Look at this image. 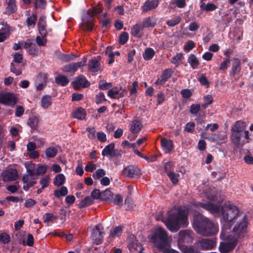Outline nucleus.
I'll use <instances>...</instances> for the list:
<instances>
[{"label": "nucleus", "instance_id": "nucleus-1", "mask_svg": "<svg viewBox=\"0 0 253 253\" xmlns=\"http://www.w3.org/2000/svg\"><path fill=\"white\" fill-rule=\"evenodd\" d=\"M193 225L199 234L205 237H211L217 234V224L200 213L195 214L193 217Z\"/></svg>", "mask_w": 253, "mask_h": 253}, {"label": "nucleus", "instance_id": "nucleus-2", "mask_svg": "<svg viewBox=\"0 0 253 253\" xmlns=\"http://www.w3.org/2000/svg\"><path fill=\"white\" fill-rule=\"evenodd\" d=\"M167 213L168 217L163 218L162 221L170 231L177 232L180 227L187 225V213L185 210L180 208L176 212L168 211Z\"/></svg>", "mask_w": 253, "mask_h": 253}, {"label": "nucleus", "instance_id": "nucleus-3", "mask_svg": "<svg viewBox=\"0 0 253 253\" xmlns=\"http://www.w3.org/2000/svg\"><path fill=\"white\" fill-rule=\"evenodd\" d=\"M231 225L229 223L223 224L220 237L222 239H238L244 238L247 234V218L244 216L242 220L234 226L232 231L230 230Z\"/></svg>", "mask_w": 253, "mask_h": 253}, {"label": "nucleus", "instance_id": "nucleus-4", "mask_svg": "<svg viewBox=\"0 0 253 253\" xmlns=\"http://www.w3.org/2000/svg\"><path fill=\"white\" fill-rule=\"evenodd\" d=\"M231 140L236 148H240L248 142L249 131L245 130V125L243 122H236L231 127Z\"/></svg>", "mask_w": 253, "mask_h": 253}, {"label": "nucleus", "instance_id": "nucleus-5", "mask_svg": "<svg viewBox=\"0 0 253 253\" xmlns=\"http://www.w3.org/2000/svg\"><path fill=\"white\" fill-rule=\"evenodd\" d=\"M103 7L100 2L97 5L88 9L86 12V15L82 18V29L87 32L92 31L94 25V16L98 18L100 16V14L103 12Z\"/></svg>", "mask_w": 253, "mask_h": 253}, {"label": "nucleus", "instance_id": "nucleus-6", "mask_svg": "<svg viewBox=\"0 0 253 253\" xmlns=\"http://www.w3.org/2000/svg\"><path fill=\"white\" fill-rule=\"evenodd\" d=\"M152 239L155 246L160 249H164L169 245V237L165 230L159 227L155 232Z\"/></svg>", "mask_w": 253, "mask_h": 253}, {"label": "nucleus", "instance_id": "nucleus-7", "mask_svg": "<svg viewBox=\"0 0 253 253\" xmlns=\"http://www.w3.org/2000/svg\"><path fill=\"white\" fill-rule=\"evenodd\" d=\"M222 211V218L225 221V223H229L236 217L239 213L238 208L231 205H224L220 208Z\"/></svg>", "mask_w": 253, "mask_h": 253}, {"label": "nucleus", "instance_id": "nucleus-8", "mask_svg": "<svg viewBox=\"0 0 253 253\" xmlns=\"http://www.w3.org/2000/svg\"><path fill=\"white\" fill-rule=\"evenodd\" d=\"M193 233L189 230H180L178 234L177 243L178 247L185 245L184 243H191L193 241Z\"/></svg>", "mask_w": 253, "mask_h": 253}, {"label": "nucleus", "instance_id": "nucleus-9", "mask_svg": "<svg viewBox=\"0 0 253 253\" xmlns=\"http://www.w3.org/2000/svg\"><path fill=\"white\" fill-rule=\"evenodd\" d=\"M224 242H221L219 246V251L221 253H228L232 251L237 244L236 239H223Z\"/></svg>", "mask_w": 253, "mask_h": 253}, {"label": "nucleus", "instance_id": "nucleus-10", "mask_svg": "<svg viewBox=\"0 0 253 253\" xmlns=\"http://www.w3.org/2000/svg\"><path fill=\"white\" fill-rule=\"evenodd\" d=\"M15 96L9 92L0 94V103L9 107H13L17 102Z\"/></svg>", "mask_w": 253, "mask_h": 253}, {"label": "nucleus", "instance_id": "nucleus-11", "mask_svg": "<svg viewBox=\"0 0 253 253\" xmlns=\"http://www.w3.org/2000/svg\"><path fill=\"white\" fill-rule=\"evenodd\" d=\"M72 84L74 88L77 90L88 87L90 84L85 77L83 75L77 77Z\"/></svg>", "mask_w": 253, "mask_h": 253}, {"label": "nucleus", "instance_id": "nucleus-12", "mask_svg": "<svg viewBox=\"0 0 253 253\" xmlns=\"http://www.w3.org/2000/svg\"><path fill=\"white\" fill-rule=\"evenodd\" d=\"M216 241L214 239L204 238L197 242V245L201 250H211L216 246Z\"/></svg>", "mask_w": 253, "mask_h": 253}, {"label": "nucleus", "instance_id": "nucleus-13", "mask_svg": "<svg viewBox=\"0 0 253 253\" xmlns=\"http://www.w3.org/2000/svg\"><path fill=\"white\" fill-rule=\"evenodd\" d=\"M34 40L29 39L24 42V48L27 52L30 55L36 56L38 55L39 51L37 45L33 43Z\"/></svg>", "mask_w": 253, "mask_h": 253}, {"label": "nucleus", "instance_id": "nucleus-14", "mask_svg": "<svg viewBox=\"0 0 253 253\" xmlns=\"http://www.w3.org/2000/svg\"><path fill=\"white\" fill-rule=\"evenodd\" d=\"M47 26L46 17L44 15L41 16L38 20L37 28L38 32L41 36H47L48 34L46 30Z\"/></svg>", "mask_w": 253, "mask_h": 253}, {"label": "nucleus", "instance_id": "nucleus-15", "mask_svg": "<svg viewBox=\"0 0 253 253\" xmlns=\"http://www.w3.org/2000/svg\"><path fill=\"white\" fill-rule=\"evenodd\" d=\"M197 205L212 213H219L220 211V206L217 204L199 202Z\"/></svg>", "mask_w": 253, "mask_h": 253}, {"label": "nucleus", "instance_id": "nucleus-16", "mask_svg": "<svg viewBox=\"0 0 253 253\" xmlns=\"http://www.w3.org/2000/svg\"><path fill=\"white\" fill-rule=\"evenodd\" d=\"M101 59L100 56L94 57L89 60L88 62V69L92 72H97L101 69V64L99 60Z\"/></svg>", "mask_w": 253, "mask_h": 253}, {"label": "nucleus", "instance_id": "nucleus-17", "mask_svg": "<svg viewBox=\"0 0 253 253\" xmlns=\"http://www.w3.org/2000/svg\"><path fill=\"white\" fill-rule=\"evenodd\" d=\"M123 174L125 177H133L134 176H139L141 174L140 170L137 167L129 166L124 168Z\"/></svg>", "mask_w": 253, "mask_h": 253}, {"label": "nucleus", "instance_id": "nucleus-18", "mask_svg": "<svg viewBox=\"0 0 253 253\" xmlns=\"http://www.w3.org/2000/svg\"><path fill=\"white\" fill-rule=\"evenodd\" d=\"M2 176L4 181H14L16 179L18 173L16 169H10L4 170Z\"/></svg>", "mask_w": 253, "mask_h": 253}, {"label": "nucleus", "instance_id": "nucleus-19", "mask_svg": "<svg viewBox=\"0 0 253 253\" xmlns=\"http://www.w3.org/2000/svg\"><path fill=\"white\" fill-rule=\"evenodd\" d=\"M114 144L110 143L106 146L102 152L103 156H109L110 157H118L121 155V154L114 149Z\"/></svg>", "mask_w": 253, "mask_h": 253}, {"label": "nucleus", "instance_id": "nucleus-20", "mask_svg": "<svg viewBox=\"0 0 253 253\" xmlns=\"http://www.w3.org/2000/svg\"><path fill=\"white\" fill-rule=\"evenodd\" d=\"M1 25L4 28L0 30V42H4L10 35V31H12L11 27L6 22H2Z\"/></svg>", "mask_w": 253, "mask_h": 253}, {"label": "nucleus", "instance_id": "nucleus-21", "mask_svg": "<svg viewBox=\"0 0 253 253\" xmlns=\"http://www.w3.org/2000/svg\"><path fill=\"white\" fill-rule=\"evenodd\" d=\"M241 70V60L237 58H233V62L232 63V66L229 75L231 77H234L236 74L240 72Z\"/></svg>", "mask_w": 253, "mask_h": 253}, {"label": "nucleus", "instance_id": "nucleus-22", "mask_svg": "<svg viewBox=\"0 0 253 253\" xmlns=\"http://www.w3.org/2000/svg\"><path fill=\"white\" fill-rule=\"evenodd\" d=\"M84 66V64H82V62H78L77 63H71L68 65H66L62 67V70L64 72L75 73L77 71L79 68Z\"/></svg>", "mask_w": 253, "mask_h": 253}, {"label": "nucleus", "instance_id": "nucleus-23", "mask_svg": "<svg viewBox=\"0 0 253 253\" xmlns=\"http://www.w3.org/2000/svg\"><path fill=\"white\" fill-rule=\"evenodd\" d=\"M102 226L100 224L96 225L92 230V238L94 240V242L96 245L100 244L102 240V232L100 229L99 227Z\"/></svg>", "mask_w": 253, "mask_h": 253}, {"label": "nucleus", "instance_id": "nucleus-24", "mask_svg": "<svg viewBox=\"0 0 253 253\" xmlns=\"http://www.w3.org/2000/svg\"><path fill=\"white\" fill-rule=\"evenodd\" d=\"M159 3L158 0H147L144 5L141 6L142 10L143 12H146L154 9L158 6Z\"/></svg>", "mask_w": 253, "mask_h": 253}, {"label": "nucleus", "instance_id": "nucleus-25", "mask_svg": "<svg viewBox=\"0 0 253 253\" xmlns=\"http://www.w3.org/2000/svg\"><path fill=\"white\" fill-rule=\"evenodd\" d=\"M207 198L211 201H214L215 204H220L223 202V198H221L214 190H210L206 192Z\"/></svg>", "mask_w": 253, "mask_h": 253}, {"label": "nucleus", "instance_id": "nucleus-26", "mask_svg": "<svg viewBox=\"0 0 253 253\" xmlns=\"http://www.w3.org/2000/svg\"><path fill=\"white\" fill-rule=\"evenodd\" d=\"M37 14L36 13H32L31 15L27 17L25 21L26 26L29 29L34 28L37 21Z\"/></svg>", "mask_w": 253, "mask_h": 253}, {"label": "nucleus", "instance_id": "nucleus-27", "mask_svg": "<svg viewBox=\"0 0 253 253\" xmlns=\"http://www.w3.org/2000/svg\"><path fill=\"white\" fill-rule=\"evenodd\" d=\"M143 27L140 24H136L133 25L130 31V34L132 36L137 37L141 38L142 36V33Z\"/></svg>", "mask_w": 253, "mask_h": 253}, {"label": "nucleus", "instance_id": "nucleus-28", "mask_svg": "<svg viewBox=\"0 0 253 253\" xmlns=\"http://www.w3.org/2000/svg\"><path fill=\"white\" fill-rule=\"evenodd\" d=\"M161 146L166 153H170L173 149V144L171 140L163 137L161 138Z\"/></svg>", "mask_w": 253, "mask_h": 253}, {"label": "nucleus", "instance_id": "nucleus-29", "mask_svg": "<svg viewBox=\"0 0 253 253\" xmlns=\"http://www.w3.org/2000/svg\"><path fill=\"white\" fill-rule=\"evenodd\" d=\"M28 174L24 175L22 178L23 183H27L30 180H35L37 178V173L34 170L27 169Z\"/></svg>", "mask_w": 253, "mask_h": 253}, {"label": "nucleus", "instance_id": "nucleus-30", "mask_svg": "<svg viewBox=\"0 0 253 253\" xmlns=\"http://www.w3.org/2000/svg\"><path fill=\"white\" fill-rule=\"evenodd\" d=\"M55 82L58 85L65 86L69 83V80L65 76L60 75L55 77Z\"/></svg>", "mask_w": 253, "mask_h": 253}, {"label": "nucleus", "instance_id": "nucleus-31", "mask_svg": "<svg viewBox=\"0 0 253 253\" xmlns=\"http://www.w3.org/2000/svg\"><path fill=\"white\" fill-rule=\"evenodd\" d=\"M188 63H189L193 69H196L199 65V61L194 54H190L188 58Z\"/></svg>", "mask_w": 253, "mask_h": 253}, {"label": "nucleus", "instance_id": "nucleus-32", "mask_svg": "<svg viewBox=\"0 0 253 253\" xmlns=\"http://www.w3.org/2000/svg\"><path fill=\"white\" fill-rule=\"evenodd\" d=\"M142 127V126L141 122L138 120H135L132 123L130 130L133 133H138L140 131Z\"/></svg>", "mask_w": 253, "mask_h": 253}, {"label": "nucleus", "instance_id": "nucleus-33", "mask_svg": "<svg viewBox=\"0 0 253 253\" xmlns=\"http://www.w3.org/2000/svg\"><path fill=\"white\" fill-rule=\"evenodd\" d=\"M15 0H9L5 11V13L7 14L10 15L15 12L16 10V6L15 5Z\"/></svg>", "mask_w": 253, "mask_h": 253}, {"label": "nucleus", "instance_id": "nucleus-34", "mask_svg": "<svg viewBox=\"0 0 253 253\" xmlns=\"http://www.w3.org/2000/svg\"><path fill=\"white\" fill-rule=\"evenodd\" d=\"M52 103V97L49 95L43 96L41 100V105L43 109H47Z\"/></svg>", "mask_w": 253, "mask_h": 253}, {"label": "nucleus", "instance_id": "nucleus-35", "mask_svg": "<svg viewBox=\"0 0 253 253\" xmlns=\"http://www.w3.org/2000/svg\"><path fill=\"white\" fill-rule=\"evenodd\" d=\"M155 51L152 48L148 47L146 48L144 53L143 54V57L145 60L148 61L153 58L155 55Z\"/></svg>", "mask_w": 253, "mask_h": 253}, {"label": "nucleus", "instance_id": "nucleus-36", "mask_svg": "<svg viewBox=\"0 0 253 253\" xmlns=\"http://www.w3.org/2000/svg\"><path fill=\"white\" fill-rule=\"evenodd\" d=\"M179 248L183 253H199L198 250L193 246L189 247L186 245H181Z\"/></svg>", "mask_w": 253, "mask_h": 253}, {"label": "nucleus", "instance_id": "nucleus-37", "mask_svg": "<svg viewBox=\"0 0 253 253\" xmlns=\"http://www.w3.org/2000/svg\"><path fill=\"white\" fill-rule=\"evenodd\" d=\"M113 193L109 189H107L102 192L101 200L105 201H111L113 197Z\"/></svg>", "mask_w": 253, "mask_h": 253}, {"label": "nucleus", "instance_id": "nucleus-38", "mask_svg": "<svg viewBox=\"0 0 253 253\" xmlns=\"http://www.w3.org/2000/svg\"><path fill=\"white\" fill-rule=\"evenodd\" d=\"M76 56L73 53L64 54L62 53L59 55V59L64 62H69L74 60Z\"/></svg>", "mask_w": 253, "mask_h": 253}, {"label": "nucleus", "instance_id": "nucleus-39", "mask_svg": "<svg viewBox=\"0 0 253 253\" xmlns=\"http://www.w3.org/2000/svg\"><path fill=\"white\" fill-rule=\"evenodd\" d=\"M65 181V176L62 174H58L54 179V184L57 186H60L62 185Z\"/></svg>", "mask_w": 253, "mask_h": 253}, {"label": "nucleus", "instance_id": "nucleus-40", "mask_svg": "<svg viewBox=\"0 0 253 253\" xmlns=\"http://www.w3.org/2000/svg\"><path fill=\"white\" fill-rule=\"evenodd\" d=\"M172 74L173 71L172 69L170 68L167 69L163 72L160 77L162 78V80L166 83L167 80L170 78Z\"/></svg>", "mask_w": 253, "mask_h": 253}, {"label": "nucleus", "instance_id": "nucleus-41", "mask_svg": "<svg viewBox=\"0 0 253 253\" xmlns=\"http://www.w3.org/2000/svg\"><path fill=\"white\" fill-rule=\"evenodd\" d=\"M200 8L207 11H212L217 8V6L212 3H208L206 5L203 3L201 5Z\"/></svg>", "mask_w": 253, "mask_h": 253}, {"label": "nucleus", "instance_id": "nucleus-42", "mask_svg": "<svg viewBox=\"0 0 253 253\" xmlns=\"http://www.w3.org/2000/svg\"><path fill=\"white\" fill-rule=\"evenodd\" d=\"M47 5L46 0H34V7L36 9H44Z\"/></svg>", "mask_w": 253, "mask_h": 253}, {"label": "nucleus", "instance_id": "nucleus-43", "mask_svg": "<svg viewBox=\"0 0 253 253\" xmlns=\"http://www.w3.org/2000/svg\"><path fill=\"white\" fill-rule=\"evenodd\" d=\"M92 203V198L89 196H87L80 202L79 207L81 209L91 205Z\"/></svg>", "mask_w": 253, "mask_h": 253}, {"label": "nucleus", "instance_id": "nucleus-44", "mask_svg": "<svg viewBox=\"0 0 253 253\" xmlns=\"http://www.w3.org/2000/svg\"><path fill=\"white\" fill-rule=\"evenodd\" d=\"M57 153V150L54 147H50L45 150V154L47 158H53Z\"/></svg>", "mask_w": 253, "mask_h": 253}, {"label": "nucleus", "instance_id": "nucleus-45", "mask_svg": "<svg viewBox=\"0 0 253 253\" xmlns=\"http://www.w3.org/2000/svg\"><path fill=\"white\" fill-rule=\"evenodd\" d=\"M105 53L108 55L110 58L108 64L111 65L114 62V53L112 51L111 46L107 47L105 50Z\"/></svg>", "mask_w": 253, "mask_h": 253}, {"label": "nucleus", "instance_id": "nucleus-46", "mask_svg": "<svg viewBox=\"0 0 253 253\" xmlns=\"http://www.w3.org/2000/svg\"><path fill=\"white\" fill-rule=\"evenodd\" d=\"M155 23L152 21L151 18L148 17L144 19L142 24V26L143 28H153L155 27Z\"/></svg>", "mask_w": 253, "mask_h": 253}, {"label": "nucleus", "instance_id": "nucleus-47", "mask_svg": "<svg viewBox=\"0 0 253 253\" xmlns=\"http://www.w3.org/2000/svg\"><path fill=\"white\" fill-rule=\"evenodd\" d=\"M10 71L14 73L16 76H19L22 74V70L19 65L15 66L13 63L10 64Z\"/></svg>", "mask_w": 253, "mask_h": 253}, {"label": "nucleus", "instance_id": "nucleus-48", "mask_svg": "<svg viewBox=\"0 0 253 253\" xmlns=\"http://www.w3.org/2000/svg\"><path fill=\"white\" fill-rule=\"evenodd\" d=\"M111 83H107L105 80H101L98 84V87L101 90H106L112 87Z\"/></svg>", "mask_w": 253, "mask_h": 253}, {"label": "nucleus", "instance_id": "nucleus-49", "mask_svg": "<svg viewBox=\"0 0 253 253\" xmlns=\"http://www.w3.org/2000/svg\"><path fill=\"white\" fill-rule=\"evenodd\" d=\"M10 241V236L5 232L0 233V242L4 244H8Z\"/></svg>", "mask_w": 253, "mask_h": 253}, {"label": "nucleus", "instance_id": "nucleus-50", "mask_svg": "<svg viewBox=\"0 0 253 253\" xmlns=\"http://www.w3.org/2000/svg\"><path fill=\"white\" fill-rule=\"evenodd\" d=\"M180 21V17L177 16L175 18L167 20L166 23L169 27H174L179 24Z\"/></svg>", "mask_w": 253, "mask_h": 253}, {"label": "nucleus", "instance_id": "nucleus-51", "mask_svg": "<svg viewBox=\"0 0 253 253\" xmlns=\"http://www.w3.org/2000/svg\"><path fill=\"white\" fill-rule=\"evenodd\" d=\"M128 39V34L126 32H123L119 37V43L121 45L125 44Z\"/></svg>", "mask_w": 253, "mask_h": 253}, {"label": "nucleus", "instance_id": "nucleus-52", "mask_svg": "<svg viewBox=\"0 0 253 253\" xmlns=\"http://www.w3.org/2000/svg\"><path fill=\"white\" fill-rule=\"evenodd\" d=\"M46 36H37L36 42L39 46H44L47 42Z\"/></svg>", "mask_w": 253, "mask_h": 253}, {"label": "nucleus", "instance_id": "nucleus-53", "mask_svg": "<svg viewBox=\"0 0 253 253\" xmlns=\"http://www.w3.org/2000/svg\"><path fill=\"white\" fill-rule=\"evenodd\" d=\"M167 175L169 177L173 184H174L177 183L178 180L177 178L178 176H179L178 174H176L172 171H168Z\"/></svg>", "mask_w": 253, "mask_h": 253}, {"label": "nucleus", "instance_id": "nucleus-54", "mask_svg": "<svg viewBox=\"0 0 253 253\" xmlns=\"http://www.w3.org/2000/svg\"><path fill=\"white\" fill-rule=\"evenodd\" d=\"M72 116L79 120H84L85 118L86 113L85 112H73Z\"/></svg>", "mask_w": 253, "mask_h": 253}, {"label": "nucleus", "instance_id": "nucleus-55", "mask_svg": "<svg viewBox=\"0 0 253 253\" xmlns=\"http://www.w3.org/2000/svg\"><path fill=\"white\" fill-rule=\"evenodd\" d=\"M123 197L120 194H117L115 195L113 202L116 205L122 206L123 205Z\"/></svg>", "mask_w": 253, "mask_h": 253}, {"label": "nucleus", "instance_id": "nucleus-56", "mask_svg": "<svg viewBox=\"0 0 253 253\" xmlns=\"http://www.w3.org/2000/svg\"><path fill=\"white\" fill-rule=\"evenodd\" d=\"M106 174L105 171L103 169H98L93 174L94 178L99 179Z\"/></svg>", "mask_w": 253, "mask_h": 253}, {"label": "nucleus", "instance_id": "nucleus-57", "mask_svg": "<svg viewBox=\"0 0 253 253\" xmlns=\"http://www.w3.org/2000/svg\"><path fill=\"white\" fill-rule=\"evenodd\" d=\"M119 90L117 88H113L108 91V95L112 98H118Z\"/></svg>", "mask_w": 253, "mask_h": 253}, {"label": "nucleus", "instance_id": "nucleus-58", "mask_svg": "<svg viewBox=\"0 0 253 253\" xmlns=\"http://www.w3.org/2000/svg\"><path fill=\"white\" fill-rule=\"evenodd\" d=\"M49 177L48 175L42 177L40 180V184L42 185V189H43L49 185Z\"/></svg>", "mask_w": 253, "mask_h": 253}, {"label": "nucleus", "instance_id": "nucleus-59", "mask_svg": "<svg viewBox=\"0 0 253 253\" xmlns=\"http://www.w3.org/2000/svg\"><path fill=\"white\" fill-rule=\"evenodd\" d=\"M138 83L137 81H134L133 82L132 84V86L130 88V92H129V95L132 96L133 95L137 93V87L138 86Z\"/></svg>", "mask_w": 253, "mask_h": 253}, {"label": "nucleus", "instance_id": "nucleus-60", "mask_svg": "<svg viewBox=\"0 0 253 253\" xmlns=\"http://www.w3.org/2000/svg\"><path fill=\"white\" fill-rule=\"evenodd\" d=\"M106 101L104 93L103 92H100L96 96V103L99 104L103 101Z\"/></svg>", "mask_w": 253, "mask_h": 253}, {"label": "nucleus", "instance_id": "nucleus-61", "mask_svg": "<svg viewBox=\"0 0 253 253\" xmlns=\"http://www.w3.org/2000/svg\"><path fill=\"white\" fill-rule=\"evenodd\" d=\"M38 122V119L36 117H33L29 119L28 124L34 129L36 128Z\"/></svg>", "mask_w": 253, "mask_h": 253}, {"label": "nucleus", "instance_id": "nucleus-62", "mask_svg": "<svg viewBox=\"0 0 253 253\" xmlns=\"http://www.w3.org/2000/svg\"><path fill=\"white\" fill-rule=\"evenodd\" d=\"M101 194L102 192L99 189H94L91 193V198L94 199H100L101 200Z\"/></svg>", "mask_w": 253, "mask_h": 253}, {"label": "nucleus", "instance_id": "nucleus-63", "mask_svg": "<svg viewBox=\"0 0 253 253\" xmlns=\"http://www.w3.org/2000/svg\"><path fill=\"white\" fill-rule=\"evenodd\" d=\"M200 84L205 86L208 87L210 85V82L207 80L205 75H202L198 79Z\"/></svg>", "mask_w": 253, "mask_h": 253}, {"label": "nucleus", "instance_id": "nucleus-64", "mask_svg": "<svg viewBox=\"0 0 253 253\" xmlns=\"http://www.w3.org/2000/svg\"><path fill=\"white\" fill-rule=\"evenodd\" d=\"M44 222H47L49 221L55 220L57 218L52 213H47L43 216Z\"/></svg>", "mask_w": 253, "mask_h": 253}]
</instances>
